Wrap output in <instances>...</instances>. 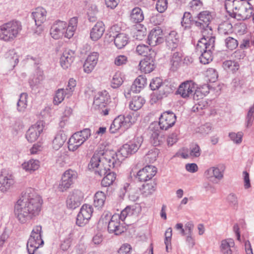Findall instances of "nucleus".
Segmentation results:
<instances>
[{
	"label": "nucleus",
	"instance_id": "f257e3e1",
	"mask_svg": "<svg viewBox=\"0 0 254 254\" xmlns=\"http://www.w3.org/2000/svg\"><path fill=\"white\" fill-rule=\"evenodd\" d=\"M41 197L32 188L22 193L14 206V213L18 221L25 223L38 216L41 209Z\"/></svg>",
	"mask_w": 254,
	"mask_h": 254
},
{
	"label": "nucleus",
	"instance_id": "f03ea898",
	"mask_svg": "<svg viewBox=\"0 0 254 254\" xmlns=\"http://www.w3.org/2000/svg\"><path fill=\"white\" fill-rule=\"evenodd\" d=\"M111 160L112 157H101L98 153H95L91 158L88 165L89 169H93L97 176L104 178L101 181V185L107 187L112 185L116 178V174L111 171V169L118 167L120 165L113 166L112 163L108 160Z\"/></svg>",
	"mask_w": 254,
	"mask_h": 254
},
{
	"label": "nucleus",
	"instance_id": "7ed1b4c3",
	"mask_svg": "<svg viewBox=\"0 0 254 254\" xmlns=\"http://www.w3.org/2000/svg\"><path fill=\"white\" fill-rule=\"evenodd\" d=\"M215 39L214 36H207L203 33V37L198 41L196 50L201 53L199 57L201 63L205 64L212 61V51L214 48Z\"/></svg>",
	"mask_w": 254,
	"mask_h": 254
},
{
	"label": "nucleus",
	"instance_id": "20e7f679",
	"mask_svg": "<svg viewBox=\"0 0 254 254\" xmlns=\"http://www.w3.org/2000/svg\"><path fill=\"white\" fill-rule=\"evenodd\" d=\"M138 117V114L134 112L118 116L114 120L110 126V132L115 133L120 129L122 131H125L136 122Z\"/></svg>",
	"mask_w": 254,
	"mask_h": 254
},
{
	"label": "nucleus",
	"instance_id": "39448f33",
	"mask_svg": "<svg viewBox=\"0 0 254 254\" xmlns=\"http://www.w3.org/2000/svg\"><path fill=\"white\" fill-rule=\"evenodd\" d=\"M22 29L21 23L12 20L0 26V40L5 42L13 41Z\"/></svg>",
	"mask_w": 254,
	"mask_h": 254
},
{
	"label": "nucleus",
	"instance_id": "423d86ee",
	"mask_svg": "<svg viewBox=\"0 0 254 254\" xmlns=\"http://www.w3.org/2000/svg\"><path fill=\"white\" fill-rule=\"evenodd\" d=\"M42 233L41 225H36L33 228L27 243V249L29 254H34L37 249L44 244Z\"/></svg>",
	"mask_w": 254,
	"mask_h": 254
},
{
	"label": "nucleus",
	"instance_id": "0eeeda50",
	"mask_svg": "<svg viewBox=\"0 0 254 254\" xmlns=\"http://www.w3.org/2000/svg\"><path fill=\"white\" fill-rule=\"evenodd\" d=\"M198 21H194V25L202 29L201 33L203 37L204 34L207 36H212V30L209 24L212 20L211 13L209 11H203L197 15Z\"/></svg>",
	"mask_w": 254,
	"mask_h": 254
},
{
	"label": "nucleus",
	"instance_id": "6e6552de",
	"mask_svg": "<svg viewBox=\"0 0 254 254\" xmlns=\"http://www.w3.org/2000/svg\"><path fill=\"white\" fill-rule=\"evenodd\" d=\"M91 131L89 128H84L74 133L69 139L68 148L69 151L77 150L90 136Z\"/></svg>",
	"mask_w": 254,
	"mask_h": 254
},
{
	"label": "nucleus",
	"instance_id": "1a4fd4ad",
	"mask_svg": "<svg viewBox=\"0 0 254 254\" xmlns=\"http://www.w3.org/2000/svg\"><path fill=\"white\" fill-rule=\"evenodd\" d=\"M135 152L136 148L132 149L129 142L124 144L118 152L110 153L111 156H110L112 157V159L108 160L112 163V165L113 167L116 165H120L125 158Z\"/></svg>",
	"mask_w": 254,
	"mask_h": 254
},
{
	"label": "nucleus",
	"instance_id": "9d476101",
	"mask_svg": "<svg viewBox=\"0 0 254 254\" xmlns=\"http://www.w3.org/2000/svg\"><path fill=\"white\" fill-rule=\"evenodd\" d=\"M108 223V231L110 233H114L119 235L124 232V228L121 226L119 220V215L115 214L110 218V216L106 215L102 217L99 220V224Z\"/></svg>",
	"mask_w": 254,
	"mask_h": 254
},
{
	"label": "nucleus",
	"instance_id": "9b49d317",
	"mask_svg": "<svg viewBox=\"0 0 254 254\" xmlns=\"http://www.w3.org/2000/svg\"><path fill=\"white\" fill-rule=\"evenodd\" d=\"M14 183L15 179L13 174L9 171L2 169L0 174V191L6 192Z\"/></svg>",
	"mask_w": 254,
	"mask_h": 254
},
{
	"label": "nucleus",
	"instance_id": "f8f14e48",
	"mask_svg": "<svg viewBox=\"0 0 254 254\" xmlns=\"http://www.w3.org/2000/svg\"><path fill=\"white\" fill-rule=\"evenodd\" d=\"M77 177V173L71 169L66 170L63 175L62 180L58 189L60 191L64 192L68 189Z\"/></svg>",
	"mask_w": 254,
	"mask_h": 254
},
{
	"label": "nucleus",
	"instance_id": "ddd939ff",
	"mask_svg": "<svg viewBox=\"0 0 254 254\" xmlns=\"http://www.w3.org/2000/svg\"><path fill=\"white\" fill-rule=\"evenodd\" d=\"M176 121V116L172 111L163 113L159 118V126L162 130H167L172 127Z\"/></svg>",
	"mask_w": 254,
	"mask_h": 254
},
{
	"label": "nucleus",
	"instance_id": "4468645a",
	"mask_svg": "<svg viewBox=\"0 0 254 254\" xmlns=\"http://www.w3.org/2000/svg\"><path fill=\"white\" fill-rule=\"evenodd\" d=\"M93 213V208L90 205L85 204L80 208V211L77 215L76 224L82 227L88 222Z\"/></svg>",
	"mask_w": 254,
	"mask_h": 254
},
{
	"label": "nucleus",
	"instance_id": "2eb2a0df",
	"mask_svg": "<svg viewBox=\"0 0 254 254\" xmlns=\"http://www.w3.org/2000/svg\"><path fill=\"white\" fill-rule=\"evenodd\" d=\"M156 55V53L155 52H151L149 56H146L140 62L139 65L142 72L145 73H149L155 69L154 62Z\"/></svg>",
	"mask_w": 254,
	"mask_h": 254
},
{
	"label": "nucleus",
	"instance_id": "dca6fc26",
	"mask_svg": "<svg viewBox=\"0 0 254 254\" xmlns=\"http://www.w3.org/2000/svg\"><path fill=\"white\" fill-rule=\"evenodd\" d=\"M225 166L223 164H219L207 169L204 173V176L207 179L214 178L218 181L221 180L224 177Z\"/></svg>",
	"mask_w": 254,
	"mask_h": 254
},
{
	"label": "nucleus",
	"instance_id": "f3484780",
	"mask_svg": "<svg viewBox=\"0 0 254 254\" xmlns=\"http://www.w3.org/2000/svg\"><path fill=\"white\" fill-rule=\"evenodd\" d=\"M66 23L62 21H56L50 29V34L55 39H59L63 36L65 37L66 29Z\"/></svg>",
	"mask_w": 254,
	"mask_h": 254
},
{
	"label": "nucleus",
	"instance_id": "a211bd4d",
	"mask_svg": "<svg viewBox=\"0 0 254 254\" xmlns=\"http://www.w3.org/2000/svg\"><path fill=\"white\" fill-rule=\"evenodd\" d=\"M164 42L162 30L159 27L152 29L148 36V42L150 46H155Z\"/></svg>",
	"mask_w": 254,
	"mask_h": 254
},
{
	"label": "nucleus",
	"instance_id": "6ab92c4d",
	"mask_svg": "<svg viewBox=\"0 0 254 254\" xmlns=\"http://www.w3.org/2000/svg\"><path fill=\"white\" fill-rule=\"evenodd\" d=\"M83 197V194L81 191L74 190L67 197L66 199L67 207L70 209H75L80 204Z\"/></svg>",
	"mask_w": 254,
	"mask_h": 254
},
{
	"label": "nucleus",
	"instance_id": "aec40b11",
	"mask_svg": "<svg viewBox=\"0 0 254 254\" xmlns=\"http://www.w3.org/2000/svg\"><path fill=\"white\" fill-rule=\"evenodd\" d=\"M195 90V85L191 81H187L181 84L176 92L182 97L186 98L192 96Z\"/></svg>",
	"mask_w": 254,
	"mask_h": 254
},
{
	"label": "nucleus",
	"instance_id": "412c9836",
	"mask_svg": "<svg viewBox=\"0 0 254 254\" xmlns=\"http://www.w3.org/2000/svg\"><path fill=\"white\" fill-rule=\"evenodd\" d=\"M43 126L41 122L31 126L27 130L26 137L29 142H32L36 140L40 133L43 131Z\"/></svg>",
	"mask_w": 254,
	"mask_h": 254
},
{
	"label": "nucleus",
	"instance_id": "4be33fe9",
	"mask_svg": "<svg viewBox=\"0 0 254 254\" xmlns=\"http://www.w3.org/2000/svg\"><path fill=\"white\" fill-rule=\"evenodd\" d=\"M254 10L252 5L249 2H245V6L242 7L240 11L237 13H232L230 16L238 20H246L250 18L253 13Z\"/></svg>",
	"mask_w": 254,
	"mask_h": 254
},
{
	"label": "nucleus",
	"instance_id": "5701e85b",
	"mask_svg": "<svg viewBox=\"0 0 254 254\" xmlns=\"http://www.w3.org/2000/svg\"><path fill=\"white\" fill-rule=\"evenodd\" d=\"M74 52L70 50H64L60 58V64L64 69L68 68L74 59Z\"/></svg>",
	"mask_w": 254,
	"mask_h": 254
},
{
	"label": "nucleus",
	"instance_id": "b1692460",
	"mask_svg": "<svg viewBox=\"0 0 254 254\" xmlns=\"http://www.w3.org/2000/svg\"><path fill=\"white\" fill-rule=\"evenodd\" d=\"M105 31L104 24L102 21L97 22L90 31V38L94 41L99 40Z\"/></svg>",
	"mask_w": 254,
	"mask_h": 254
},
{
	"label": "nucleus",
	"instance_id": "393cba45",
	"mask_svg": "<svg viewBox=\"0 0 254 254\" xmlns=\"http://www.w3.org/2000/svg\"><path fill=\"white\" fill-rule=\"evenodd\" d=\"M36 25L40 26L46 20L47 11L43 7H37L32 13Z\"/></svg>",
	"mask_w": 254,
	"mask_h": 254
},
{
	"label": "nucleus",
	"instance_id": "a878e982",
	"mask_svg": "<svg viewBox=\"0 0 254 254\" xmlns=\"http://www.w3.org/2000/svg\"><path fill=\"white\" fill-rule=\"evenodd\" d=\"M179 39L176 32L172 31L166 37V45L169 49L174 50L178 46Z\"/></svg>",
	"mask_w": 254,
	"mask_h": 254
},
{
	"label": "nucleus",
	"instance_id": "bb28decb",
	"mask_svg": "<svg viewBox=\"0 0 254 254\" xmlns=\"http://www.w3.org/2000/svg\"><path fill=\"white\" fill-rule=\"evenodd\" d=\"M109 97V96L106 91L99 92L94 97L93 105L98 108L105 107V105L108 101Z\"/></svg>",
	"mask_w": 254,
	"mask_h": 254
},
{
	"label": "nucleus",
	"instance_id": "cd10ccee",
	"mask_svg": "<svg viewBox=\"0 0 254 254\" xmlns=\"http://www.w3.org/2000/svg\"><path fill=\"white\" fill-rule=\"evenodd\" d=\"M70 96L71 91H67L64 88L59 89L56 92V94L54 98V104L58 105L62 102L65 97L68 98Z\"/></svg>",
	"mask_w": 254,
	"mask_h": 254
},
{
	"label": "nucleus",
	"instance_id": "c85d7f7f",
	"mask_svg": "<svg viewBox=\"0 0 254 254\" xmlns=\"http://www.w3.org/2000/svg\"><path fill=\"white\" fill-rule=\"evenodd\" d=\"M146 84V78L142 75L135 79L130 87V91L133 93L139 92L141 89Z\"/></svg>",
	"mask_w": 254,
	"mask_h": 254
},
{
	"label": "nucleus",
	"instance_id": "c756f323",
	"mask_svg": "<svg viewBox=\"0 0 254 254\" xmlns=\"http://www.w3.org/2000/svg\"><path fill=\"white\" fill-rule=\"evenodd\" d=\"M130 19L135 23L141 22L144 19V15L142 9L139 7L133 8L130 12Z\"/></svg>",
	"mask_w": 254,
	"mask_h": 254
},
{
	"label": "nucleus",
	"instance_id": "7c9ffc66",
	"mask_svg": "<svg viewBox=\"0 0 254 254\" xmlns=\"http://www.w3.org/2000/svg\"><path fill=\"white\" fill-rule=\"evenodd\" d=\"M129 41L128 36L125 33H119L114 37V43L118 49L126 46Z\"/></svg>",
	"mask_w": 254,
	"mask_h": 254
},
{
	"label": "nucleus",
	"instance_id": "2f4dec72",
	"mask_svg": "<svg viewBox=\"0 0 254 254\" xmlns=\"http://www.w3.org/2000/svg\"><path fill=\"white\" fill-rule=\"evenodd\" d=\"M145 100L141 96H135L129 103V108L134 111L140 109L145 103Z\"/></svg>",
	"mask_w": 254,
	"mask_h": 254
},
{
	"label": "nucleus",
	"instance_id": "473e14b6",
	"mask_svg": "<svg viewBox=\"0 0 254 254\" xmlns=\"http://www.w3.org/2000/svg\"><path fill=\"white\" fill-rule=\"evenodd\" d=\"M106 199L105 193L102 191H98L94 196V206L98 209L101 208L104 205Z\"/></svg>",
	"mask_w": 254,
	"mask_h": 254
},
{
	"label": "nucleus",
	"instance_id": "72a5a7b5",
	"mask_svg": "<svg viewBox=\"0 0 254 254\" xmlns=\"http://www.w3.org/2000/svg\"><path fill=\"white\" fill-rule=\"evenodd\" d=\"M77 18L76 17H73L70 19L68 25L67 27L66 26V28L65 37L70 39L73 36L74 32L77 27Z\"/></svg>",
	"mask_w": 254,
	"mask_h": 254
},
{
	"label": "nucleus",
	"instance_id": "f704fd0d",
	"mask_svg": "<svg viewBox=\"0 0 254 254\" xmlns=\"http://www.w3.org/2000/svg\"><path fill=\"white\" fill-rule=\"evenodd\" d=\"M66 140V136L63 132H59L56 134L53 141V148L55 150L59 149Z\"/></svg>",
	"mask_w": 254,
	"mask_h": 254
},
{
	"label": "nucleus",
	"instance_id": "c9c22d12",
	"mask_svg": "<svg viewBox=\"0 0 254 254\" xmlns=\"http://www.w3.org/2000/svg\"><path fill=\"white\" fill-rule=\"evenodd\" d=\"M156 184L154 183L143 184L140 189V191L144 197H148L155 190Z\"/></svg>",
	"mask_w": 254,
	"mask_h": 254
},
{
	"label": "nucleus",
	"instance_id": "e433bc0d",
	"mask_svg": "<svg viewBox=\"0 0 254 254\" xmlns=\"http://www.w3.org/2000/svg\"><path fill=\"white\" fill-rule=\"evenodd\" d=\"M191 15L189 12H185L182 18L181 25L185 29H190L191 25H194V21L191 19Z\"/></svg>",
	"mask_w": 254,
	"mask_h": 254
},
{
	"label": "nucleus",
	"instance_id": "4c0bfd02",
	"mask_svg": "<svg viewBox=\"0 0 254 254\" xmlns=\"http://www.w3.org/2000/svg\"><path fill=\"white\" fill-rule=\"evenodd\" d=\"M234 246V242L231 239L223 240L221 241V249L223 254H232L231 248Z\"/></svg>",
	"mask_w": 254,
	"mask_h": 254
},
{
	"label": "nucleus",
	"instance_id": "58836bf2",
	"mask_svg": "<svg viewBox=\"0 0 254 254\" xmlns=\"http://www.w3.org/2000/svg\"><path fill=\"white\" fill-rule=\"evenodd\" d=\"M28 95L26 93H21L17 103V110L18 112H22L25 111L27 106Z\"/></svg>",
	"mask_w": 254,
	"mask_h": 254
},
{
	"label": "nucleus",
	"instance_id": "ea45409f",
	"mask_svg": "<svg viewBox=\"0 0 254 254\" xmlns=\"http://www.w3.org/2000/svg\"><path fill=\"white\" fill-rule=\"evenodd\" d=\"M39 162L37 160L31 159L22 164V168L26 171H34L39 167Z\"/></svg>",
	"mask_w": 254,
	"mask_h": 254
},
{
	"label": "nucleus",
	"instance_id": "a19ab883",
	"mask_svg": "<svg viewBox=\"0 0 254 254\" xmlns=\"http://www.w3.org/2000/svg\"><path fill=\"white\" fill-rule=\"evenodd\" d=\"M173 91L170 85L162 83L159 90V94L157 95V99H161L165 97H167L168 94Z\"/></svg>",
	"mask_w": 254,
	"mask_h": 254
},
{
	"label": "nucleus",
	"instance_id": "79ce46f5",
	"mask_svg": "<svg viewBox=\"0 0 254 254\" xmlns=\"http://www.w3.org/2000/svg\"><path fill=\"white\" fill-rule=\"evenodd\" d=\"M150 139L152 144L157 146L164 142L165 138L164 136L159 135L158 132L156 131L152 133Z\"/></svg>",
	"mask_w": 254,
	"mask_h": 254
},
{
	"label": "nucleus",
	"instance_id": "37998d69",
	"mask_svg": "<svg viewBox=\"0 0 254 254\" xmlns=\"http://www.w3.org/2000/svg\"><path fill=\"white\" fill-rule=\"evenodd\" d=\"M232 25L228 21H225L218 27L219 33L222 35H228L233 32Z\"/></svg>",
	"mask_w": 254,
	"mask_h": 254
},
{
	"label": "nucleus",
	"instance_id": "c03bdc74",
	"mask_svg": "<svg viewBox=\"0 0 254 254\" xmlns=\"http://www.w3.org/2000/svg\"><path fill=\"white\" fill-rule=\"evenodd\" d=\"M136 52L138 55L146 57V56H149V54L151 53V52L155 51L146 45L139 44L136 48Z\"/></svg>",
	"mask_w": 254,
	"mask_h": 254
},
{
	"label": "nucleus",
	"instance_id": "a18cd8bd",
	"mask_svg": "<svg viewBox=\"0 0 254 254\" xmlns=\"http://www.w3.org/2000/svg\"><path fill=\"white\" fill-rule=\"evenodd\" d=\"M223 66L225 70H230L233 72H236L239 68L238 63L231 60L225 61L223 64Z\"/></svg>",
	"mask_w": 254,
	"mask_h": 254
},
{
	"label": "nucleus",
	"instance_id": "49530a36",
	"mask_svg": "<svg viewBox=\"0 0 254 254\" xmlns=\"http://www.w3.org/2000/svg\"><path fill=\"white\" fill-rule=\"evenodd\" d=\"M6 58L7 60L14 67L19 62L18 56L14 50H10L6 54Z\"/></svg>",
	"mask_w": 254,
	"mask_h": 254
},
{
	"label": "nucleus",
	"instance_id": "de8ad7c7",
	"mask_svg": "<svg viewBox=\"0 0 254 254\" xmlns=\"http://www.w3.org/2000/svg\"><path fill=\"white\" fill-rule=\"evenodd\" d=\"M254 120V102L252 106H251L247 113L246 117V127L247 128L250 127L253 125Z\"/></svg>",
	"mask_w": 254,
	"mask_h": 254
},
{
	"label": "nucleus",
	"instance_id": "09e8293b",
	"mask_svg": "<svg viewBox=\"0 0 254 254\" xmlns=\"http://www.w3.org/2000/svg\"><path fill=\"white\" fill-rule=\"evenodd\" d=\"M123 80L121 72H118L115 73L111 80V86L113 88H117L123 83Z\"/></svg>",
	"mask_w": 254,
	"mask_h": 254
},
{
	"label": "nucleus",
	"instance_id": "8fccbe9b",
	"mask_svg": "<svg viewBox=\"0 0 254 254\" xmlns=\"http://www.w3.org/2000/svg\"><path fill=\"white\" fill-rule=\"evenodd\" d=\"M225 46L227 49L233 50L235 49L238 46V41L231 37H228L225 39Z\"/></svg>",
	"mask_w": 254,
	"mask_h": 254
},
{
	"label": "nucleus",
	"instance_id": "3c124183",
	"mask_svg": "<svg viewBox=\"0 0 254 254\" xmlns=\"http://www.w3.org/2000/svg\"><path fill=\"white\" fill-rule=\"evenodd\" d=\"M247 2L244 0H233V8L232 13H237V11H240L242 7L245 6V2Z\"/></svg>",
	"mask_w": 254,
	"mask_h": 254
},
{
	"label": "nucleus",
	"instance_id": "603ef678",
	"mask_svg": "<svg viewBox=\"0 0 254 254\" xmlns=\"http://www.w3.org/2000/svg\"><path fill=\"white\" fill-rule=\"evenodd\" d=\"M190 9L192 11H198L203 6L202 2L200 0H192L189 3Z\"/></svg>",
	"mask_w": 254,
	"mask_h": 254
},
{
	"label": "nucleus",
	"instance_id": "864d4df0",
	"mask_svg": "<svg viewBox=\"0 0 254 254\" xmlns=\"http://www.w3.org/2000/svg\"><path fill=\"white\" fill-rule=\"evenodd\" d=\"M243 133L242 132H238V133L230 132L229 136L231 140L236 144H240L242 142Z\"/></svg>",
	"mask_w": 254,
	"mask_h": 254
},
{
	"label": "nucleus",
	"instance_id": "5fc2aeb1",
	"mask_svg": "<svg viewBox=\"0 0 254 254\" xmlns=\"http://www.w3.org/2000/svg\"><path fill=\"white\" fill-rule=\"evenodd\" d=\"M227 201L229 205L234 208H237L238 205V200L237 195L234 193H231L227 197Z\"/></svg>",
	"mask_w": 254,
	"mask_h": 254
},
{
	"label": "nucleus",
	"instance_id": "6e6d98bb",
	"mask_svg": "<svg viewBox=\"0 0 254 254\" xmlns=\"http://www.w3.org/2000/svg\"><path fill=\"white\" fill-rule=\"evenodd\" d=\"M143 138L141 136L135 137L131 141L129 142L131 148L135 149L136 148V152L138 150L143 142Z\"/></svg>",
	"mask_w": 254,
	"mask_h": 254
},
{
	"label": "nucleus",
	"instance_id": "4d7b16f0",
	"mask_svg": "<svg viewBox=\"0 0 254 254\" xmlns=\"http://www.w3.org/2000/svg\"><path fill=\"white\" fill-rule=\"evenodd\" d=\"M201 149L197 144H192L190 147V155L192 157H198L200 155Z\"/></svg>",
	"mask_w": 254,
	"mask_h": 254
},
{
	"label": "nucleus",
	"instance_id": "13d9d810",
	"mask_svg": "<svg viewBox=\"0 0 254 254\" xmlns=\"http://www.w3.org/2000/svg\"><path fill=\"white\" fill-rule=\"evenodd\" d=\"M99 57V54L97 52H93L90 54L85 60V62L91 64L93 66L95 67L97 64Z\"/></svg>",
	"mask_w": 254,
	"mask_h": 254
},
{
	"label": "nucleus",
	"instance_id": "bf43d9fd",
	"mask_svg": "<svg viewBox=\"0 0 254 254\" xmlns=\"http://www.w3.org/2000/svg\"><path fill=\"white\" fill-rule=\"evenodd\" d=\"M182 54L179 52H175L173 54L171 63L172 65L175 67H177L180 63L182 60Z\"/></svg>",
	"mask_w": 254,
	"mask_h": 254
},
{
	"label": "nucleus",
	"instance_id": "052dcab7",
	"mask_svg": "<svg viewBox=\"0 0 254 254\" xmlns=\"http://www.w3.org/2000/svg\"><path fill=\"white\" fill-rule=\"evenodd\" d=\"M143 169L150 179H151L157 173V168L154 166L147 165Z\"/></svg>",
	"mask_w": 254,
	"mask_h": 254
},
{
	"label": "nucleus",
	"instance_id": "680f3d73",
	"mask_svg": "<svg viewBox=\"0 0 254 254\" xmlns=\"http://www.w3.org/2000/svg\"><path fill=\"white\" fill-rule=\"evenodd\" d=\"M162 83V79L160 78L156 77L152 79L149 86L151 90H155L159 89Z\"/></svg>",
	"mask_w": 254,
	"mask_h": 254
},
{
	"label": "nucleus",
	"instance_id": "e2e57ef3",
	"mask_svg": "<svg viewBox=\"0 0 254 254\" xmlns=\"http://www.w3.org/2000/svg\"><path fill=\"white\" fill-rule=\"evenodd\" d=\"M167 0H158L156 3V9L160 13L163 12L167 8Z\"/></svg>",
	"mask_w": 254,
	"mask_h": 254
},
{
	"label": "nucleus",
	"instance_id": "0e129e2a",
	"mask_svg": "<svg viewBox=\"0 0 254 254\" xmlns=\"http://www.w3.org/2000/svg\"><path fill=\"white\" fill-rule=\"evenodd\" d=\"M206 75L209 77V80L211 82H214L218 77V74L216 70L214 68H209L206 71Z\"/></svg>",
	"mask_w": 254,
	"mask_h": 254
},
{
	"label": "nucleus",
	"instance_id": "69168bd1",
	"mask_svg": "<svg viewBox=\"0 0 254 254\" xmlns=\"http://www.w3.org/2000/svg\"><path fill=\"white\" fill-rule=\"evenodd\" d=\"M136 178L138 179L140 182H146L150 180L143 169L140 170L137 172Z\"/></svg>",
	"mask_w": 254,
	"mask_h": 254
},
{
	"label": "nucleus",
	"instance_id": "338daca9",
	"mask_svg": "<svg viewBox=\"0 0 254 254\" xmlns=\"http://www.w3.org/2000/svg\"><path fill=\"white\" fill-rule=\"evenodd\" d=\"M23 125L20 120L16 121L12 127V133L14 135L18 134V132L23 128Z\"/></svg>",
	"mask_w": 254,
	"mask_h": 254
},
{
	"label": "nucleus",
	"instance_id": "774afa93",
	"mask_svg": "<svg viewBox=\"0 0 254 254\" xmlns=\"http://www.w3.org/2000/svg\"><path fill=\"white\" fill-rule=\"evenodd\" d=\"M131 247L128 244H125L123 245L119 250L118 251V254H131Z\"/></svg>",
	"mask_w": 254,
	"mask_h": 254
}]
</instances>
